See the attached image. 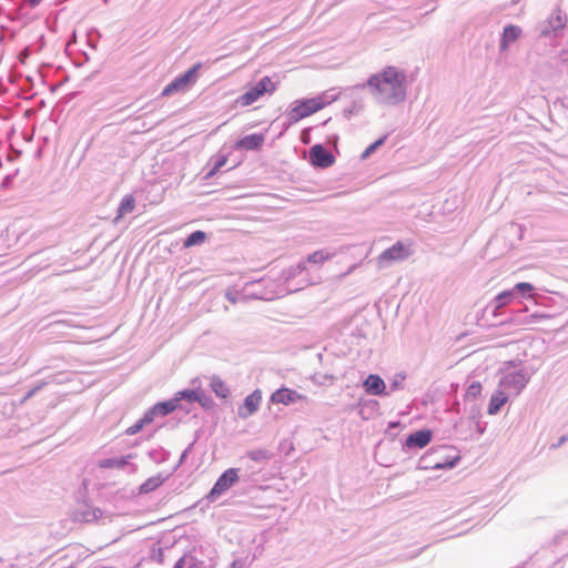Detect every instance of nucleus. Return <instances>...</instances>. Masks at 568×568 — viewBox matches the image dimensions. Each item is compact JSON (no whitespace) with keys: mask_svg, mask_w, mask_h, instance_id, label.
Wrapping results in <instances>:
<instances>
[{"mask_svg":"<svg viewBox=\"0 0 568 568\" xmlns=\"http://www.w3.org/2000/svg\"><path fill=\"white\" fill-rule=\"evenodd\" d=\"M404 75L395 68H387L381 74L373 75L368 85L376 88L382 98L387 102L398 101L403 94Z\"/></svg>","mask_w":568,"mask_h":568,"instance_id":"nucleus-1","label":"nucleus"},{"mask_svg":"<svg viewBox=\"0 0 568 568\" xmlns=\"http://www.w3.org/2000/svg\"><path fill=\"white\" fill-rule=\"evenodd\" d=\"M277 90V83L272 80L271 77L265 75L261 78L254 85L250 87L244 93L239 95L234 103L240 108H247L265 94L272 95Z\"/></svg>","mask_w":568,"mask_h":568,"instance_id":"nucleus-2","label":"nucleus"},{"mask_svg":"<svg viewBox=\"0 0 568 568\" xmlns=\"http://www.w3.org/2000/svg\"><path fill=\"white\" fill-rule=\"evenodd\" d=\"M326 104L327 102L323 95L296 100L290 111V118L293 122H297L324 109Z\"/></svg>","mask_w":568,"mask_h":568,"instance_id":"nucleus-3","label":"nucleus"},{"mask_svg":"<svg viewBox=\"0 0 568 568\" xmlns=\"http://www.w3.org/2000/svg\"><path fill=\"white\" fill-rule=\"evenodd\" d=\"M201 68V63L194 64L185 73L174 79L169 83L162 91L164 97L175 92L186 91L197 79V71Z\"/></svg>","mask_w":568,"mask_h":568,"instance_id":"nucleus-4","label":"nucleus"},{"mask_svg":"<svg viewBox=\"0 0 568 568\" xmlns=\"http://www.w3.org/2000/svg\"><path fill=\"white\" fill-rule=\"evenodd\" d=\"M239 480L237 469L229 468L226 469L216 480L213 488L209 494V498L211 500H215L223 493L229 490L236 481Z\"/></svg>","mask_w":568,"mask_h":568,"instance_id":"nucleus-5","label":"nucleus"},{"mask_svg":"<svg viewBox=\"0 0 568 568\" xmlns=\"http://www.w3.org/2000/svg\"><path fill=\"white\" fill-rule=\"evenodd\" d=\"M310 160L314 166L326 169L335 162L332 153L324 149L321 144H315L310 150Z\"/></svg>","mask_w":568,"mask_h":568,"instance_id":"nucleus-6","label":"nucleus"},{"mask_svg":"<svg viewBox=\"0 0 568 568\" xmlns=\"http://www.w3.org/2000/svg\"><path fill=\"white\" fill-rule=\"evenodd\" d=\"M409 254V247H406L402 242H397L378 256V263L383 265L386 262L402 261L408 257Z\"/></svg>","mask_w":568,"mask_h":568,"instance_id":"nucleus-7","label":"nucleus"},{"mask_svg":"<svg viewBox=\"0 0 568 568\" xmlns=\"http://www.w3.org/2000/svg\"><path fill=\"white\" fill-rule=\"evenodd\" d=\"M305 395L298 394L291 388H280L271 395V402L274 404L290 405L297 400H306Z\"/></svg>","mask_w":568,"mask_h":568,"instance_id":"nucleus-8","label":"nucleus"},{"mask_svg":"<svg viewBox=\"0 0 568 568\" xmlns=\"http://www.w3.org/2000/svg\"><path fill=\"white\" fill-rule=\"evenodd\" d=\"M262 402V392L255 389L252 394L247 395L244 399L243 406L239 408V416L241 418H247L257 412Z\"/></svg>","mask_w":568,"mask_h":568,"instance_id":"nucleus-9","label":"nucleus"},{"mask_svg":"<svg viewBox=\"0 0 568 568\" xmlns=\"http://www.w3.org/2000/svg\"><path fill=\"white\" fill-rule=\"evenodd\" d=\"M265 142V136L262 133H253L248 134L240 140H237L234 144V148L237 150H246L253 151L258 150Z\"/></svg>","mask_w":568,"mask_h":568,"instance_id":"nucleus-10","label":"nucleus"},{"mask_svg":"<svg viewBox=\"0 0 568 568\" xmlns=\"http://www.w3.org/2000/svg\"><path fill=\"white\" fill-rule=\"evenodd\" d=\"M432 440V432L428 429L418 430L414 434H410L406 439V445L408 447H418L423 448L427 446Z\"/></svg>","mask_w":568,"mask_h":568,"instance_id":"nucleus-11","label":"nucleus"},{"mask_svg":"<svg viewBox=\"0 0 568 568\" xmlns=\"http://www.w3.org/2000/svg\"><path fill=\"white\" fill-rule=\"evenodd\" d=\"M364 388L368 394L383 395L385 394L386 385L378 375L371 374L364 382Z\"/></svg>","mask_w":568,"mask_h":568,"instance_id":"nucleus-12","label":"nucleus"},{"mask_svg":"<svg viewBox=\"0 0 568 568\" xmlns=\"http://www.w3.org/2000/svg\"><path fill=\"white\" fill-rule=\"evenodd\" d=\"M508 402V396L503 390L495 392L489 400L487 413L489 415H496L500 408Z\"/></svg>","mask_w":568,"mask_h":568,"instance_id":"nucleus-13","label":"nucleus"},{"mask_svg":"<svg viewBox=\"0 0 568 568\" xmlns=\"http://www.w3.org/2000/svg\"><path fill=\"white\" fill-rule=\"evenodd\" d=\"M521 36V29L517 26L509 24L504 28L500 48L506 50L510 42L516 41Z\"/></svg>","mask_w":568,"mask_h":568,"instance_id":"nucleus-14","label":"nucleus"},{"mask_svg":"<svg viewBox=\"0 0 568 568\" xmlns=\"http://www.w3.org/2000/svg\"><path fill=\"white\" fill-rule=\"evenodd\" d=\"M211 389L217 397L227 398L230 395V388L219 376H212L210 382Z\"/></svg>","mask_w":568,"mask_h":568,"instance_id":"nucleus-15","label":"nucleus"},{"mask_svg":"<svg viewBox=\"0 0 568 568\" xmlns=\"http://www.w3.org/2000/svg\"><path fill=\"white\" fill-rule=\"evenodd\" d=\"M178 400L175 396L166 402H160L154 405V412L158 413V415L166 416L171 413H173L178 408Z\"/></svg>","mask_w":568,"mask_h":568,"instance_id":"nucleus-16","label":"nucleus"},{"mask_svg":"<svg viewBox=\"0 0 568 568\" xmlns=\"http://www.w3.org/2000/svg\"><path fill=\"white\" fill-rule=\"evenodd\" d=\"M131 456H124L121 458H106L99 462L100 468H123L129 464Z\"/></svg>","mask_w":568,"mask_h":568,"instance_id":"nucleus-17","label":"nucleus"},{"mask_svg":"<svg viewBox=\"0 0 568 568\" xmlns=\"http://www.w3.org/2000/svg\"><path fill=\"white\" fill-rule=\"evenodd\" d=\"M164 480L165 478H163L161 475L152 476L140 486V493H151L155 490L158 487H160L164 483Z\"/></svg>","mask_w":568,"mask_h":568,"instance_id":"nucleus-18","label":"nucleus"},{"mask_svg":"<svg viewBox=\"0 0 568 568\" xmlns=\"http://www.w3.org/2000/svg\"><path fill=\"white\" fill-rule=\"evenodd\" d=\"M135 209V200L132 195H126L122 199L119 207H118V215L116 217L120 219L128 213L133 212Z\"/></svg>","mask_w":568,"mask_h":568,"instance_id":"nucleus-19","label":"nucleus"},{"mask_svg":"<svg viewBox=\"0 0 568 568\" xmlns=\"http://www.w3.org/2000/svg\"><path fill=\"white\" fill-rule=\"evenodd\" d=\"M333 256V254H331L328 251L326 250H318V251H315L314 253L310 254L307 256V262L311 263V264H324L326 261H328L331 257Z\"/></svg>","mask_w":568,"mask_h":568,"instance_id":"nucleus-20","label":"nucleus"},{"mask_svg":"<svg viewBox=\"0 0 568 568\" xmlns=\"http://www.w3.org/2000/svg\"><path fill=\"white\" fill-rule=\"evenodd\" d=\"M173 568H200V566L194 557L185 554L176 560Z\"/></svg>","mask_w":568,"mask_h":568,"instance_id":"nucleus-21","label":"nucleus"},{"mask_svg":"<svg viewBox=\"0 0 568 568\" xmlns=\"http://www.w3.org/2000/svg\"><path fill=\"white\" fill-rule=\"evenodd\" d=\"M206 240V234L203 231H195L190 234L184 241V247H191L194 245H199L204 243Z\"/></svg>","mask_w":568,"mask_h":568,"instance_id":"nucleus-22","label":"nucleus"},{"mask_svg":"<svg viewBox=\"0 0 568 568\" xmlns=\"http://www.w3.org/2000/svg\"><path fill=\"white\" fill-rule=\"evenodd\" d=\"M178 403L182 399H186L187 402H196V400H200L201 399V394L196 390H192V389H184V390H180L178 393L174 394Z\"/></svg>","mask_w":568,"mask_h":568,"instance_id":"nucleus-23","label":"nucleus"},{"mask_svg":"<svg viewBox=\"0 0 568 568\" xmlns=\"http://www.w3.org/2000/svg\"><path fill=\"white\" fill-rule=\"evenodd\" d=\"M481 390H483L481 384L479 382H473L468 386L465 396L467 399L475 400L481 395Z\"/></svg>","mask_w":568,"mask_h":568,"instance_id":"nucleus-24","label":"nucleus"},{"mask_svg":"<svg viewBox=\"0 0 568 568\" xmlns=\"http://www.w3.org/2000/svg\"><path fill=\"white\" fill-rule=\"evenodd\" d=\"M10 246L9 231L0 230V256L4 255Z\"/></svg>","mask_w":568,"mask_h":568,"instance_id":"nucleus-25","label":"nucleus"},{"mask_svg":"<svg viewBox=\"0 0 568 568\" xmlns=\"http://www.w3.org/2000/svg\"><path fill=\"white\" fill-rule=\"evenodd\" d=\"M511 297H513L511 291H504V292L499 293L495 298L496 310H499V308L504 307L505 305H507L510 302Z\"/></svg>","mask_w":568,"mask_h":568,"instance_id":"nucleus-26","label":"nucleus"},{"mask_svg":"<svg viewBox=\"0 0 568 568\" xmlns=\"http://www.w3.org/2000/svg\"><path fill=\"white\" fill-rule=\"evenodd\" d=\"M226 162H227V156L220 155L215 160L213 168L207 172L206 179L213 178L219 172V170L226 164Z\"/></svg>","mask_w":568,"mask_h":568,"instance_id":"nucleus-27","label":"nucleus"},{"mask_svg":"<svg viewBox=\"0 0 568 568\" xmlns=\"http://www.w3.org/2000/svg\"><path fill=\"white\" fill-rule=\"evenodd\" d=\"M155 415H158V413H156V412H154V406H153L151 409H149V410L144 414V416H143L140 420H141V423H142L144 426H145V425H149V424H151V423L153 422V419H154V416H155Z\"/></svg>","mask_w":568,"mask_h":568,"instance_id":"nucleus-28","label":"nucleus"},{"mask_svg":"<svg viewBox=\"0 0 568 568\" xmlns=\"http://www.w3.org/2000/svg\"><path fill=\"white\" fill-rule=\"evenodd\" d=\"M515 288L520 293H529L534 290V286L530 283L520 282L516 284Z\"/></svg>","mask_w":568,"mask_h":568,"instance_id":"nucleus-29","label":"nucleus"},{"mask_svg":"<svg viewBox=\"0 0 568 568\" xmlns=\"http://www.w3.org/2000/svg\"><path fill=\"white\" fill-rule=\"evenodd\" d=\"M144 427V425L141 423V420H138L136 423H134L132 426H130L128 429H126V434L128 435H135L138 434L142 428Z\"/></svg>","mask_w":568,"mask_h":568,"instance_id":"nucleus-30","label":"nucleus"},{"mask_svg":"<svg viewBox=\"0 0 568 568\" xmlns=\"http://www.w3.org/2000/svg\"><path fill=\"white\" fill-rule=\"evenodd\" d=\"M196 402L204 408H210L212 406V400L209 397L203 396L202 394L201 399Z\"/></svg>","mask_w":568,"mask_h":568,"instance_id":"nucleus-31","label":"nucleus"},{"mask_svg":"<svg viewBox=\"0 0 568 568\" xmlns=\"http://www.w3.org/2000/svg\"><path fill=\"white\" fill-rule=\"evenodd\" d=\"M375 150H376V149H375V145H372V144H371V145H369V146H368V148L363 152L362 158H363V159L368 158V156H369V155H371Z\"/></svg>","mask_w":568,"mask_h":568,"instance_id":"nucleus-32","label":"nucleus"},{"mask_svg":"<svg viewBox=\"0 0 568 568\" xmlns=\"http://www.w3.org/2000/svg\"><path fill=\"white\" fill-rule=\"evenodd\" d=\"M384 141H385V138H382V139L377 140L376 142H374L372 145H375V149H376L377 146L382 145L384 143Z\"/></svg>","mask_w":568,"mask_h":568,"instance_id":"nucleus-33","label":"nucleus"},{"mask_svg":"<svg viewBox=\"0 0 568 568\" xmlns=\"http://www.w3.org/2000/svg\"><path fill=\"white\" fill-rule=\"evenodd\" d=\"M27 1L30 3L31 7H36L41 2V0H27Z\"/></svg>","mask_w":568,"mask_h":568,"instance_id":"nucleus-34","label":"nucleus"},{"mask_svg":"<svg viewBox=\"0 0 568 568\" xmlns=\"http://www.w3.org/2000/svg\"><path fill=\"white\" fill-rule=\"evenodd\" d=\"M555 22H558V27H564L560 16H558L557 19H555Z\"/></svg>","mask_w":568,"mask_h":568,"instance_id":"nucleus-35","label":"nucleus"},{"mask_svg":"<svg viewBox=\"0 0 568 568\" xmlns=\"http://www.w3.org/2000/svg\"><path fill=\"white\" fill-rule=\"evenodd\" d=\"M555 22H558V27H564L560 16H558L557 19H555Z\"/></svg>","mask_w":568,"mask_h":568,"instance_id":"nucleus-36","label":"nucleus"},{"mask_svg":"<svg viewBox=\"0 0 568 568\" xmlns=\"http://www.w3.org/2000/svg\"><path fill=\"white\" fill-rule=\"evenodd\" d=\"M28 57V50L26 49L22 53H21V58L20 60L23 62V59Z\"/></svg>","mask_w":568,"mask_h":568,"instance_id":"nucleus-37","label":"nucleus"},{"mask_svg":"<svg viewBox=\"0 0 568 568\" xmlns=\"http://www.w3.org/2000/svg\"><path fill=\"white\" fill-rule=\"evenodd\" d=\"M532 318H546V315H531Z\"/></svg>","mask_w":568,"mask_h":568,"instance_id":"nucleus-38","label":"nucleus"},{"mask_svg":"<svg viewBox=\"0 0 568 568\" xmlns=\"http://www.w3.org/2000/svg\"><path fill=\"white\" fill-rule=\"evenodd\" d=\"M33 394H34V389H33V390H31V392L28 394V397H30V396H31V395H33Z\"/></svg>","mask_w":568,"mask_h":568,"instance_id":"nucleus-39","label":"nucleus"}]
</instances>
